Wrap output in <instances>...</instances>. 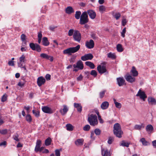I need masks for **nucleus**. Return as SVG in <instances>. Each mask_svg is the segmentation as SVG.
Returning <instances> with one entry per match:
<instances>
[{
    "label": "nucleus",
    "instance_id": "obj_1",
    "mask_svg": "<svg viewBox=\"0 0 156 156\" xmlns=\"http://www.w3.org/2000/svg\"><path fill=\"white\" fill-rule=\"evenodd\" d=\"M114 134L117 137L121 138L123 132L122 130L120 125L118 123H115L113 127Z\"/></svg>",
    "mask_w": 156,
    "mask_h": 156
},
{
    "label": "nucleus",
    "instance_id": "obj_2",
    "mask_svg": "<svg viewBox=\"0 0 156 156\" xmlns=\"http://www.w3.org/2000/svg\"><path fill=\"white\" fill-rule=\"evenodd\" d=\"M80 48V45H78L76 47H70L63 50V53L64 54L68 55H71L72 53H74L77 51Z\"/></svg>",
    "mask_w": 156,
    "mask_h": 156
},
{
    "label": "nucleus",
    "instance_id": "obj_3",
    "mask_svg": "<svg viewBox=\"0 0 156 156\" xmlns=\"http://www.w3.org/2000/svg\"><path fill=\"white\" fill-rule=\"evenodd\" d=\"M87 121L90 124L93 126L97 125L98 123L97 116L96 115L91 114L90 116L88 117Z\"/></svg>",
    "mask_w": 156,
    "mask_h": 156
},
{
    "label": "nucleus",
    "instance_id": "obj_4",
    "mask_svg": "<svg viewBox=\"0 0 156 156\" xmlns=\"http://www.w3.org/2000/svg\"><path fill=\"white\" fill-rule=\"evenodd\" d=\"M88 21V16L87 12H83L81 15L80 23L81 25H84L87 23Z\"/></svg>",
    "mask_w": 156,
    "mask_h": 156
},
{
    "label": "nucleus",
    "instance_id": "obj_5",
    "mask_svg": "<svg viewBox=\"0 0 156 156\" xmlns=\"http://www.w3.org/2000/svg\"><path fill=\"white\" fill-rule=\"evenodd\" d=\"M101 64L103 65H99L97 67V70L99 73L101 74L104 73L108 74V71H107L105 66L104 65L105 64V62L102 63Z\"/></svg>",
    "mask_w": 156,
    "mask_h": 156
},
{
    "label": "nucleus",
    "instance_id": "obj_6",
    "mask_svg": "<svg viewBox=\"0 0 156 156\" xmlns=\"http://www.w3.org/2000/svg\"><path fill=\"white\" fill-rule=\"evenodd\" d=\"M73 38L75 41L79 42H80L81 39V35L79 31L75 30V32L73 34Z\"/></svg>",
    "mask_w": 156,
    "mask_h": 156
},
{
    "label": "nucleus",
    "instance_id": "obj_7",
    "mask_svg": "<svg viewBox=\"0 0 156 156\" xmlns=\"http://www.w3.org/2000/svg\"><path fill=\"white\" fill-rule=\"evenodd\" d=\"M42 111L45 113L51 114L53 113L55 111L54 109H53L51 108L48 106H44L42 108Z\"/></svg>",
    "mask_w": 156,
    "mask_h": 156
},
{
    "label": "nucleus",
    "instance_id": "obj_8",
    "mask_svg": "<svg viewBox=\"0 0 156 156\" xmlns=\"http://www.w3.org/2000/svg\"><path fill=\"white\" fill-rule=\"evenodd\" d=\"M93 57L94 56L92 54L89 53L86 54L82 56L81 58V59L83 61H86L91 60L93 58Z\"/></svg>",
    "mask_w": 156,
    "mask_h": 156
},
{
    "label": "nucleus",
    "instance_id": "obj_9",
    "mask_svg": "<svg viewBox=\"0 0 156 156\" xmlns=\"http://www.w3.org/2000/svg\"><path fill=\"white\" fill-rule=\"evenodd\" d=\"M136 96H139L140 98L143 100L144 101L145 100V99L147 98V96L145 94L144 91H142L140 89L136 95Z\"/></svg>",
    "mask_w": 156,
    "mask_h": 156
},
{
    "label": "nucleus",
    "instance_id": "obj_10",
    "mask_svg": "<svg viewBox=\"0 0 156 156\" xmlns=\"http://www.w3.org/2000/svg\"><path fill=\"white\" fill-rule=\"evenodd\" d=\"M45 82V80L42 76L39 77L37 80V85L39 87H41L42 85H44Z\"/></svg>",
    "mask_w": 156,
    "mask_h": 156
},
{
    "label": "nucleus",
    "instance_id": "obj_11",
    "mask_svg": "<svg viewBox=\"0 0 156 156\" xmlns=\"http://www.w3.org/2000/svg\"><path fill=\"white\" fill-rule=\"evenodd\" d=\"M94 42L92 39L90 40L89 41H87L85 43L86 47L89 49L93 48L94 47Z\"/></svg>",
    "mask_w": 156,
    "mask_h": 156
},
{
    "label": "nucleus",
    "instance_id": "obj_12",
    "mask_svg": "<svg viewBox=\"0 0 156 156\" xmlns=\"http://www.w3.org/2000/svg\"><path fill=\"white\" fill-rule=\"evenodd\" d=\"M40 56L42 58L46 59L48 60H49L51 62L53 60V56H49L45 53H42L40 55Z\"/></svg>",
    "mask_w": 156,
    "mask_h": 156
},
{
    "label": "nucleus",
    "instance_id": "obj_13",
    "mask_svg": "<svg viewBox=\"0 0 156 156\" xmlns=\"http://www.w3.org/2000/svg\"><path fill=\"white\" fill-rule=\"evenodd\" d=\"M87 12L91 19H94L95 18L96 13L94 10L89 9L87 11Z\"/></svg>",
    "mask_w": 156,
    "mask_h": 156
},
{
    "label": "nucleus",
    "instance_id": "obj_14",
    "mask_svg": "<svg viewBox=\"0 0 156 156\" xmlns=\"http://www.w3.org/2000/svg\"><path fill=\"white\" fill-rule=\"evenodd\" d=\"M125 78L126 80L129 82L132 83L135 81V78L130 75L125 76Z\"/></svg>",
    "mask_w": 156,
    "mask_h": 156
},
{
    "label": "nucleus",
    "instance_id": "obj_15",
    "mask_svg": "<svg viewBox=\"0 0 156 156\" xmlns=\"http://www.w3.org/2000/svg\"><path fill=\"white\" fill-rule=\"evenodd\" d=\"M74 106L75 108H76L78 112L79 113L81 112L82 107L80 103H74Z\"/></svg>",
    "mask_w": 156,
    "mask_h": 156
},
{
    "label": "nucleus",
    "instance_id": "obj_16",
    "mask_svg": "<svg viewBox=\"0 0 156 156\" xmlns=\"http://www.w3.org/2000/svg\"><path fill=\"white\" fill-rule=\"evenodd\" d=\"M118 84L119 86H123L125 82V80L122 77H118L117 78Z\"/></svg>",
    "mask_w": 156,
    "mask_h": 156
},
{
    "label": "nucleus",
    "instance_id": "obj_17",
    "mask_svg": "<svg viewBox=\"0 0 156 156\" xmlns=\"http://www.w3.org/2000/svg\"><path fill=\"white\" fill-rule=\"evenodd\" d=\"M148 101L149 105H156V100L153 98L148 97Z\"/></svg>",
    "mask_w": 156,
    "mask_h": 156
},
{
    "label": "nucleus",
    "instance_id": "obj_18",
    "mask_svg": "<svg viewBox=\"0 0 156 156\" xmlns=\"http://www.w3.org/2000/svg\"><path fill=\"white\" fill-rule=\"evenodd\" d=\"M101 154L102 156H110V152L107 149L105 150L104 149H101Z\"/></svg>",
    "mask_w": 156,
    "mask_h": 156
},
{
    "label": "nucleus",
    "instance_id": "obj_19",
    "mask_svg": "<svg viewBox=\"0 0 156 156\" xmlns=\"http://www.w3.org/2000/svg\"><path fill=\"white\" fill-rule=\"evenodd\" d=\"M74 12L73 8L70 6H68L66 9V12L68 14H70Z\"/></svg>",
    "mask_w": 156,
    "mask_h": 156
},
{
    "label": "nucleus",
    "instance_id": "obj_20",
    "mask_svg": "<svg viewBox=\"0 0 156 156\" xmlns=\"http://www.w3.org/2000/svg\"><path fill=\"white\" fill-rule=\"evenodd\" d=\"M63 107V108L62 110L60 109V112L62 115H64L66 113L69 109L66 105H64Z\"/></svg>",
    "mask_w": 156,
    "mask_h": 156
},
{
    "label": "nucleus",
    "instance_id": "obj_21",
    "mask_svg": "<svg viewBox=\"0 0 156 156\" xmlns=\"http://www.w3.org/2000/svg\"><path fill=\"white\" fill-rule=\"evenodd\" d=\"M42 43V44L45 46H48L50 44V43L48 40V38L46 37H44L43 38Z\"/></svg>",
    "mask_w": 156,
    "mask_h": 156
},
{
    "label": "nucleus",
    "instance_id": "obj_22",
    "mask_svg": "<svg viewBox=\"0 0 156 156\" xmlns=\"http://www.w3.org/2000/svg\"><path fill=\"white\" fill-rule=\"evenodd\" d=\"M109 106V103L108 101H105L101 105V108L103 110L106 109L108 108Z\"/></svg>",
    "mask_w": 156,
    "mask_h": 156
},
{
    "label": "nucleus",
    "instance_id": "obj_23",
    "mask_svg": "<svg viewBox=\"0 0 156 156\" xmlns=\"http://www.w3.org/2000/svg\"><path fill=\"white\" fill-rule=\"evenodd\" d=\"M77 68L80 69H82L83 68V65L82 61L80 60H79L76 63Z\"/></svg>",
    "mask_w": 156,
    "mask_h": 156
},
{
    "label": "nucleus",
    "instance_id": "obj_24",
    "mask_svg": "<svg viewBox=\"0 0 156 156\" xmlns=\"http://www.w3.org/2000/svg\"><path fill=\"white\" fill-rule=\"evenodd\" d=\"M131 72L132 73L133 76H136L138 75V72L136 70V68L133 66L131 70Z\"/></svg>",
    "mask_w": 156,
    "mask_h": 156
},
{
    "label": "nucleus",
    "instance_id": "obj_25",
    "mask_svg": "<svg viewBox=\"0 0 156 156\" xmlns=\"http://www.w3.org/2000/svg\"><path fill=\"white\" fill-rule=\"evenodd\" d=\"M83 139H79L75 141V144L77 146H81L83 145Z\"/></svg>",
    "mask_w": 156,
    "mask_h": 156
},
{
    "label": "nucleus",
    "instance_id": "obj_26",
    "mask_svg": "<svg viewBox=\"0 0 156 156\" xmlns=\"http://www.w3.org/2000/svg\"><path fill=\"white\" fill-rule=\"evenodd\" d=\"M85 64L86 65L89 66L91 69H94L95 68V65L91 62L87 61L85 62Z\"/></svg>",
    "mask_w": 156,
    "mask_h": 156
},
{
    "label": "nucleus",
    "instance_id": "obj_27",
    "mask_svg": "<svg viewBox=\"0 0 156 156\" xmlns=\"http://www.w3.org/2000/svg\"><path fill=\"white\" fill-rule=\"evenodd\" d=\"M106 10L105 6L103 5H101L99 7V11L101 13H103L104 12H105Z\"/></svg>",
    "mask_w": 156,
    "mask_h": 156
},
{
    "label": "nucleus",
    "instance_id": "obj_28",
    "mask_svg": "<svg viewBox=\"0 0 156 156\" xmlns=\"http://www.w3.org/2000/svg\"><path fill=\"white\" fill-rule=\"evenodd\" d=\"M52 140L51 138L48 137V138L46 139L45 140V144L46 146H48L50 145L51 144Z\"/></svg>",
    "mask_w": 156,
    "mask_h": 156
},
{
    "label": "nucleus",
    "instance_id": "obj_29",
    "mask_svg": "<svg viewBox=\"0 0 156 156\" xmlns=\"http://www.w3.org/2000/svg\"><path fill=\"white\" fill-rule=\"evenodd\" d=\"M107 56L108 58H111L112 59H115L116 58V56L115 54L112 53L111 52L108 53Z\"/></svg>",
    "mask_w": 156,
    "mask_h": 156
},
{
    "label": "nucleus",
    "instance_id": "obj_30",
    "mask_svg": "<svg viewBox=\"0 0 156 156\" xmlns=\"http://www.w3.org/2000/svg\"><path fill=\"white\" fill-rule=\"evenodd\" d=\"M140 141L142 142L144 146H147L150 144L149 142L146 141L144 138H142L140 140Z\"/></svg>",
    "mask_w": 156,
    "mask_h": 156
},
{
    "label": "nucleus",
    "instance_id": "obj_31",
    "mask_svg": "<svg viewBox=\"0 0 156 156\" xmlns=\"http://www.w3.org/2000/svg\"><path fill=\"white\" fill-rule=\"evenodd\" d=\"M66 127L67 130L72 131L73 129V126L70 124H67L66 125Z\"/></svg>",
    "mask_w": 156,
    "mask_h": 156
},
{
    "label": "nucleus",
    "instance_id": "obj_32",
    "mask_svg": "<svg viewBox=\"0 0 156 156\" xmlns=\"http://www.w3.org/2000/svg\"><path fill=\"white\" fill-rule=\"evenodd\" d=\"M117 51L119 52H122L123 51L122 45L120 44H118L116 46Z\"/></svg>",
    "mask_w": 156,
    "mask_h": 156
},
{
    "label": "nucleus",
    "instance_id": "obj_33",
    "mask_svg": "<svg viewBox=\"0 0 156 156\" xmlns=\"http://www.w3.org/2000/svg\"><path fill=\"white\" fill-rule=\"evenodd\" d=\"M81 15V12L80 11H77L76 12L75 15V17L77 20H78L80 18V16Z\"/></svg>",
    "mask_w": 156,
    "mask_h": 156
},
{
    "label": "nucleus",
    "instance_id": "obj_34",
    "mask_svg": "<svg viewBox=\"0 0 156 156\" xmlns=\"http://www.w3.org/2000/svg\"><path fill=\"white\" fill-rule=\"evenodd\" d=\"M113 101H114V103L115 105V107L117 108H121L122 105H121V103H120L119 102H117L116 101V100L115 99V98L113 99Z\"/></svg>",
    "mask_w": 156,
    "mask_h": 156
},
{
    "label": "nucleus",
    "instance_id": "obj_35",
    "mask_svg": "<svg viewBox=\"0 0 156 156\" xmlns=\"http://www.w3.org/2000/svg\"><path fill=\"white\" fill-rule=\"evenodd\" d=\"M146 131L148 132L153 130L154 129V128L152 125L149 124L146 126Z\"/></svg>",
    "mask_w": 156,
    "mask_h": 156
},
{
    "label": "nucleus",
    "instance_id": "obj_36",
    "mask_svg": "<svg viewBox=\"0 0 156 156\" xmlns=\"http://www.w3.org/2000/svg\"><path fill=\"white\" fill-rule=\"evenodd\" d=\"M37 43H31L30 44L29 46L31 49L33 50H35V48L36 47V44H37Z\"/></svg>",
    "mask_w": 156,
    "mask_h": 156
},
{
    "label": "nucleus",
    "instance_id": "obj_37",
    "mask_svg": "<svg viewBox=\"0 0 156 156\" xmlns=\"http://www.w3.org/2000/svg\"><path fill=\"white\" fill-rule=\"evenodd\" d=\"M32 112L34 116L37 118H38L40 116V112L39 111H36L34 110H32Z\"/></svg>",
    "mask_w": 156,
    "mask_h": 156
},
{
    "label": "nucleus",
    "instance_id": "obj_38",
    "mask_svg": "<svg viewBox=\"0 0 156 156\" xmlns=\"http://www.w3.org/2000/svg\"><path fill=\"white\" fill-rule=\"evenodd\" d=\"M26 120L29 122H31L32 120V119L31 115L29 114H27L26 116Z\"/></svg>",
    "mask_w": 156,
    "mask_h": 156
},
{
    "label": "nucleus",
    "instance_id": "obj_39",
    "mask_svg": "<svg viewBox=\"0 0 156 156\" xmlns=\"http://www.w3.org/2000/svg\"><path fill=\"white\" fill-rule=\"evenodd\" d=\"M142 127L143 128L144 127V126H143V124H141L140 125H135L134 127L135 129L138 130H140Z\"/></svg>",
    "mask_w": 156,
    "mask_h": 156
},
{
    "label": "nucleus",
    "instance_id": "obj_40",
    "mask_svg": "<svg viewBox=\"0 0 156 156\" xmlns=\"http://www.w3.org/2000/svg\"><path fill=\"white\" fill-rule=\"evenodd\" d=\"M90 128V126L87 124L83 128V129L84 131H89Z\"/></svg>",
    "mask_w": 156,
    "mask_h": 156
},
{
    "label": "nucleus",
    "instance_id": "obj_41",
    "mask_svg": "<svg viewBox=\"0 0 156 156\" xmlns=\"http://www.w3.org/2000/svg\"><path fill=\"white\" fill-rule=\"evenodd\" d=\"M90 74L94 77H96L97 76L98 73L96 70H93L91 71Z\"/></svg>",
    "mask_w": 156,
    "mask_h": 156
},
{
    "label": "nucleus",
    "instance_id": "obj_42",
    "mask_svg": "<svg viewBox=\"0 0 156 156\" xmlns=\"http://www.w3.org/2000/svg\"><path fill=\"white\" fill-rule=\"evenodd\" d=\"M75 32V30L73 29H70L68 33V35L69 36H73L74 33Z\"/></svg>",
    "mask_w": 156,
    "mask_h": 156
},
{
    "label": "nucleus",
    "instance_id": "obj_43",
    "mask_svg": "<svg viewBox=\"0 0 156 156\" xmlns=\"http://www.w3.org/2000/svg\"><path fill=\"white\" fill-rule=\"evenodd\" d=\"M94 132L96 135L98 136L100 134L101 131L99 129L97 128L94 129Z\"/></svg>",
    "mask_w": 156,
    "mask_h": 156
},
{
    "label": "nucleus",
    "instance_id": "obj_44",
    "mask_svg": "<svg viewBox=\"0 0 156 156\" xmlns=\"http://www.w3.org/2000/svg\"><path fill=\"white\" fill-rule=\"evenodd\" d=\"M38 52H40L41 51V48L40 46L38 44H36L35 48V50Z\"/></svg>",
    "mask_w": 156,
    "mask_h": 156
},
{
    "label": "nucleus",
    "instance_id": "obj_45",
    "mask_svg": "<svg viewBox=\"0 0 156 156\" xmlns=\"http://www.w3.org/2000/svg\"><path fill=\"white\" fill-rule=\"evenodd\" d=\"M62 150V148H60L59 149H56L55 151V154L56 156H60V151Z\"/></svg>",
    "mask_w": 156,
    "mask_h": 156
},
{
    "label": "nucleus",
    "instance_id": "obj_46",
    "mask_svg": "<svg viewBox=\"0 0 156 156\" xmlns=\"http://www.w3.org/2000/svg\"><path fill=\"white\" fill-rule=\"evenodd\" d=\"M114 139L113 137L112 136L109 137L108 141V143L109 144H111L114 141Z\"/></svg>",
    "mask_w": 156,
    "mask_h": 156
},
{
    "label": "nucleus",
    "instance_id": "obj_47",
    "mask_svg": "<svg viewBox=\"0 0 156 156\" xmlns=\"http://www.w3.org/2000/svg\"><path fill=\"white\" fill-rule=\"evenodd\" d=\"M8 130L7 129H0V133L2 135H5L7 133Z\"/></svg>",
    "mask_w": 156,
    "mask_h": 156
},
{
    "label": "nucleus",
    "instance_id": "obj_48",
    "mask_svg": "<svg viewBox=\"0 0 156 156\" xmlns=\"http://www.w3.org/2000/svg\"><path fill=\"white\" fill-rule=\"evenodd\" d=\"M114 17L116 20H118L121 16V14L119 12L116 13L114 16Z\"/></svg>",
    "mask_w": 156,
    "mask_h": 156
},
{
    "label": "nucleus",
    "instance_id": "obj_49",
    "mask_svg": "<svg viewBox=\"0 0 156 156\" xmlns=\"http://www.w3.org/2000/svg\"><path fill=\"white\" fill-rule=\"evenodd\" d=\"M129 143L128 142H125L124 141H123L121 143V145L122 146L128 147L129 146Z\"/></svg>",
    "mask_w": 156,
    "mask_h": 156
},
{
    "label": "nucleus",
    "instance_id": "obj_50",
    "mask_svg": "<svg viewBox=\"0 0 156 156\" xmlns=\"http://www.w3.org/2000/svg\"><path fill=\"white\" fill-rule=\"evenodd\" d=\"M106 91L104 90L101 92L99 93L100 97L101 98H102L105 94Z\"/></svg>",
    "mask_w": 156,
    "mask_h": 156
},
{
    "label": "nucleus",
    "instance_id": "obj_51",
    "mask_svg": "<svg viewBox=\"0 0 156 156\" xmlns=\"http://www.w3.org/2000/svg\"><path fill=\"white\" fill-rule=\"evenodd\" d=\"M19 137V135L18 134H16V135H14L13 136V138L14 140H16V141H20V140L18 138Z\"/></svg>",
    "mask_w": 156,
    "mask_h": 156
},
{
    "label": "nucleus",
    "instance_id": "obj_52",
    "mask_svg": "<svg viewBox=\"0 0 156 156\" xmlns=\"http://www.w3.org/2000/svg\"><path fill=\"white\" fill-rule=\"evenodd\" d=\"M126 32V28L125 27L123 29L122 31L121 32V36L124 37H125V34Z\"/></svg>",
    "mask_w": 156,
    "mask_h": 156
},
{
    "label": "nucleus",
    "instance_id": "obj_53",
    "mask_svg": "<svg viewBox=\"0 0 156 156\" xmlns=\"http://www.w3.org/2000/svg\"><path fill=\"white\" fill-rule=\"evenodd\" d=\"M25 60V56L23 55L20 58V61L21 62H24Z\"/></svg>",
    "mask_w": 156,
    "mask_h": 156
},
{
    "label": "nucleus",
    "instance_id": "obj_54",
    "mask_svg": "<svg viewBox=\"0 0 156 156\" xmlns=\"http://www.w3.org/2000/svg\"><path fill=\"white\" fill-rule=\"evenodd\" d=\"M26 36L24 34H22L21 36V39L23 41H26Z\"/></svg>",
    "mask_w": 156,
    "mask_h": 156
},
{
    "label": "nucleus",
    "instance_id": "obj_55",
    "mask_svg": "<svg viewBox=\"0 0 156 156\" xmlns=\"http://www.w3.org/2000/svg\"><path fill=\"white\" fill-rule=\"evenodd\" d=\"M127 21L126 19H122V25L123 26H125L127 23Z\"/></svg>",
    "mask_w": 156,
    "mask_h": 156
},
{
    "label": "nucleus",
    "instance_id": "obj_56",
    "mask_svg": "<svg viewBox=\"0 0 156 156\" xmlns=\"http://www.w3.org/2000/svg\"><path fill=\"white\" fill-rule=\"evenodd\" d=\"M7 99V95H3L2 97V102L5 101Z\"/></svg>",
    "mask_w": 156,
    "mask_h": 156
},
{
    "label": "nucleus",
    "instance_id": "obj_57",
    "mask_svg": "<svg viewBox=\"0 0 156 156\" xmlns=\"http://www.w3.org/2000/svg\"><path fill=\"white\" fill-rule=\"evenodd\" d=\"M45 78L47 80H51V76L49 74H47L45 76Z\"/></svg>",
    "mask_w": 156,
    "mask_h": 156
},
{
    "label": "nucleus",
    "instance_id": "obj_58",
    "mask_svg": "<svg viewBox=\"0 0 156 156\" xmlns=\"http://www.w3.org/2000/svg\"><path fill=\"white\" fill-rule=\"evenodd\" d=\"M76 57V56L74 57L73 56L69 60V61L70 63H74L75 62V59Z\"/></svg>",
    "mask_w": 156,
    "mask_h": 156
},
{
    "label": "nucleus",
    "instance_id": "obj_59",
    "mask_svg": "<svg viewBox=\"0 0 156 156\" xmlns=\"http://www.w3.org/2000/svg\"><path fill=\"white\" fill-rule=\"evenodd\" d=\"M44 147H40V148L38 150H37L36 152L37 153L38 152H42V151H43V150L44 149Z\"/></svg>",
    "mask_w": 156,
    "mask_h": 156
},
{
    "label": "nucleus",
    "instance_id": "obj_60",
    "mask_svg": "<svg viewBox=\"0 0 156 156\" xmlns=\"http://www.w3.org/2000/svg\"><path fill=\"white\" fill-rule=\"evenodd\" d=\"M83 78V76L82 74H81L77 78V81H80L82 80Z\"/></svg>",
    "mask_w": 156,
    "mask_h": 156
},
{
    "label": "nucleus",
    "instance_id": "obj_61",
    "mask_svg": "<svg viewBox=\"0 0 156 156\" xmlns=\"http://www.w3.org/2000/svg\"><path fill=\"white\" fill-rule=\"evenodd\" d=\"M25 84V83L24 82H19L17 84L18 86L21 87H22L24 86V84Z\"/></svg>",
    "mask_w": 156,
    "mask_h": 156
},
{
    "label": "nucleus",
    "instance_id": "obj_62",
    "mask_svg": "<svg viewBox=\"0 0 156 156\" xmlns=\"http://www.w3.org/2000/svg\"><path fill=\"white\" fill-rule=\"evenodd\" d=\"M41 145H37L36 144V146L35 148L34 151L36 152L37 150H39V149Z\"/></svg>",
    "mask_w": 156,
    "mask_h": 156
},
{
    "label": "nucleus",
    "instance_id": "obj_63",
    "mask_svg": "<svg viewBox=\"0 0 156 156\" xmlns=\"http://www.w3.org/2000/svg\"><path fill=\"white\" fill-rule=\"evenodd\" d=\"M84 74L87 75V76L86 77L87 78H89L90 74V72L89 71H86L84 72Z\"/></svg>",
    "mask_w": 156,
    "mask_h": 156
},
{
    "label": "nucleus",
    "instance_id": "obj_64",
    "mask_svg": "<svg viewBox=\"0 0 156 156\" xmlns=\"http://www.w3.org/2000/svg\"><path fill=\"white\" fill-rule=\"evenodd\" d=\"M14 62L12 61H9L8 64L10 66H13L14 65Z\"/></svg>",
    "mask_w": 156,
    "mask_h": 156
}]
</instances>
